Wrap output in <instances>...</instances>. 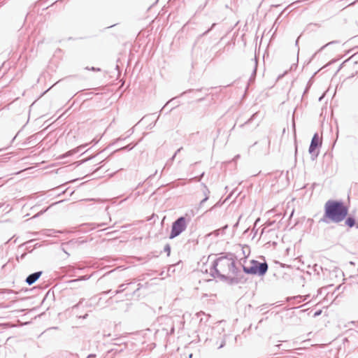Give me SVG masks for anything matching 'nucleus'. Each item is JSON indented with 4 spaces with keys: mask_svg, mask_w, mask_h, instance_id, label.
<instances>
[{
    "mask_svg": "<svg viewBox=\"0 0 358 358\" xmlns=\"http://www.w3.org/2000/svg\"><path fill=\"white\" fill-rule=\"evenodd\" d=\"M348 213V208L341 201L329 200L324 204V222L339 223L344 220Z\"/></svg>",
    "mask_w": 358,
    "mask_h": 358,
    "instance_id": "f257e3e1",
    "label": "nucleus"
},
{
    "mask_svg": "<svg viewBox=\"0 0 358 358\" xmlns=\"http://www.w3.org/2000/svg\"><path fill=\"white\" fill-rule=\"evenodd\" d=\"M186 228V221L185 217H180L173 223L170 238H173L182 233Z\"/></svg>",
    "mask_w": 358,
    "mask_h": 358,
    "instance_id": "7ed1b4c3",
    "label": "nucleus"
},
{
    "mask_svg": "<svg viewBox=\"0 0 358 358\" xmlns=\"http://www.w3.org/2000/svg\"><path fill=\"white\" fill-rule=\"evenodd\" d=\"M256 264H257V273L259 274V275H263L264 274L267 269H268V266L266 263H262V264H259L258 262H256Z\"/></svg>",
    "mask_w": 358,
    "mask_h": 358,
    "instance_id": "0eeeda50",
    "label": "nucleus"
},
{
    "mask_svg": "<svg viewBox=\"0 0 358 358\" xmlns=\"http://www.w3.org/2000/svg\"><path fill=\"white\" fill-rule=\"evenodd\" d=\"M214 268L220 275L227 279H233L236 274L235 261L232 257L223 256L217 258L214 263Z\"/></svg>",
    "mask_w": 358,
    "mask_h": 358,
    "instance_id": "f03ea898",
    "label": "nucleus"
},
{
    "mask_svg": "<svg viewBox=\"0 0 358 358\" xmlns=\"http://www.w3.org/2000/svg\"><path fill=\"white\" fill-rule=\"evenodd\" d=\"M257 270L256 262H253L252 266L250 267L244 266V271L247 273L257 274L258 272Z\"/></svg>",
    "mask_w": 358,
    "mask_h": 358,
    "instance_id": "423d86ee",
    "label": "nucleus"
},
{
    "mask_svg": "<svg viewBox=\"0 0 358 358\" xmlns=\"http://www.w3.org/2000/svg\"><path fill=\"white\" fill-rule=\"evenodd\" d=\"M345 224L349 227H352L356 224V220L354 217H349L345 220Z\"/></svg>",
    "mask_w": 358,
    "mask_h": 358,
    "instance_id": "6e6552de",
    "label": "nucleus"
},
{
    "mask_svg": "<svg viewBox=\"0 0 358 358\" xmlns=\"http://www.w3.org/2000/svg\"><path fill=\"white\" fill-rule=\"evenodd\" d=\"M41 273H42L41 272H36V273H32V274L29 275L27 278L26 282L29 285H32L33 283H34L39 278V277L41 276Z\"/></svg>",
    "mask_w": 358,
    "mask_h": 358,
    "instance_id": "39448f33",
    "label": "nucleus"
},
{
    "mask_svg": "<svg viewBox=\"0 0 358 358\" xmlns=\"http://www.w3.org/2000/svg\"><path fill=\"white\" fill-rule=\"evenodd\" d=\"M321 145V139L318 136L317 134H315L311 141V143L309 148V152L313 153L316 149Z\"/></svg>",
    "mask_w": 358,
    "mask_h": 358,
    "instance_id": "20e7f679",
    "label": "nucleus"
}]
</instances>
